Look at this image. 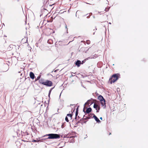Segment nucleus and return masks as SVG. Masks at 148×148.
<instances>
[{"mask_svg": "<svg viewBox=\"0 0 148 148\" xmlns=\"http://www.w3.org/2000/svg\"><path fill=\"white\" fill-rule=\"evenodd\" d=\"M104 27H106V26L104 25Z\"/></svg>", "mask_w": 148, "mask_h": 148, "instance_id": "b1692460", "label": "nucleus"}, {"mask_svg": "<svg viewBox=\"0 0 148 148\" xmlns=\"http://www.w3.org/2000/svg\"><path fill=\"white\" fill-rule=\"evenodd\" d=\"M111 134V133H110L109 134V135Z\"/></svg>", "mask_w": 148, "mask_h": 148, "instance_id": "393cba45", "label": "nucleus"}, {"mask_svg": "<svg viewBox=\"0 0 148 148\" xmlns=\"http://www.w3.org/2000/svg\"><path fill=\"white\" fill-rule=\"evenodd\" d=\"M83 64L82 63H81V61H80L78 60L75 62V65L77 66L78 67L80 66V65L81 64Z\"/></svg>", "mask_w": 148, "mask_h": 148, "instance_id": "9d476101", "label": "nucleus"}, {"mask_svg": "<svg viewBox=\"0 0 148 148\" xmlns=\"http://www.w3.org/2000/svg\"><path fill=\"white\" fill-rule=\"evenodd\" d=\"M53 18L52 17H51L49 18V19L47 20V21L48 22H52L53 21Z\"/></svg>", "mask_w": 148, "mask_h": 148, "instance_id": "dca6fc26", "label": "nucleus"}, {"mask_svg": "<svg viewBox=\"0 0 148 148\" xmlns=\"http://www.w3.org/2000/svg\"><path fill=\"white\" fill-rule=\"evenodd\" d=\"M34 141L35 142H36V140H34Z\"/></svg>", "mask_w": 148, "mask_h": 148, "instance_id": "5701e85b", "label": "nucleus"}, {"mask_svg": "<svg viewBox=\"0 0 148 148\" xmlns=\"http://www.w3.org/2000/svg\"><path fill=\"white\" fill-rule=\"evenodd\" d=\"M101 106L103 107H104V108L106 107L105 101L104 99H103L101 101H100Z\"/></svg>", "mask_w": 148, "mask_h": 148, "instance_id": "6e6552de", "label": "nucleus"}, {"mask_svg": "<svg viewBox=\"0 0 148 148\" xmlns=\"http://www.w3.org/2000/svg\"><path fill=\"white\" fill-rule=\"evenodd\" d=\"M30 77L33 79L34 78L35 76L34 74L32 72H31L29 74Z\"/></svg>", "mask_w": 148, "mask_h": 148, "instance_id": "9b49d317", "label": "nucleus"}, {"mask_svg": "<svg viewBox=\"0 0 148 148\" xmlns=\"http://www.w3.org/2000/svg\"><path fill=\"white\" fill-rule=\"evenodd\" d=\"M110 23V24H111V23Z\"/></svg>", "mask_w": 148, "mask_h": 148, "instance_id": "a878e982", "label": "nucleus"}, {"mask_svg": "<svg viewBox=\"0 0 148 148\" xmlns=\"http://www.w3.org/2000/svg\"><path fill=\"white\" fill-rule=\"evenodd\" d=\"M100 119L101 120H102V117H100Z\"/></svg>", "mask_w": 148, "mask_h": 148, "instance_id": "412c9836", "label": "nucleus"}, {"mask_svg": "<svg viewBox=\"0 0 148 148\" xmlns=\"http://www.w3.org/2000/svg\"><path fill=\"white\" fill-rule=\"evenodd\" d=\"M86 43L88 44H89L90 43V42L89 40H87L86 41Z\"/></svg>", "mask_w": 148, "mask_h": 148, "instance_id": "a211bd4d", "label": "nucleus"}, {"mask_svg": "<svg viewBox=\"0 0 148 148\" xmlns=\"http://www.w3.org/2000/svg\"><path fill=\"white\" fill-rule=\"evenodd\" d=\"M93 107L97 110V112H99L100 109V107L99 105L97 103H95L94 104Z\"/></svg>", "mask_w": 148, "mask_h": 148, "instance_id": "39448f33", "label": "nucleus"}, {"mask_svg": "<svg viewBox=\"0 0 148 148\" xmlns=\"http://www.w3.org/2000/svg\"><path fill=\"white\" fill-rule=\"evenodd\" d=\"M46 136H49L47 138L48 139H56L60 138V135L57 134H47Z\"/></svg>", "mask_w": 148, "mask_h": 148, "instance_id": "f03ea898", "label": "nucleus"}, {"mask_svg": "<svg viewBox=\"0 0 148 148\" xmlns=\"http://www.w3.org/2000/svg\"><path fill=\"white\" fill-rule=\"evenodd\" d=\"M93 115V117L95 119V120L98 123H100L101 122L100 121L99 119L93 114H90V115H91V116Z\"/></svg>", "mask_w": 148, "mask_h": 148, "instance_id": "423d86ee", "label": "nucleus"}, {"mask_svg": "<svg viewBox=\"0 0 148 148\" xmlns=\"http://www.w3.org/2000/svg\"><path fill=\"white\" fill-rule=\"evenodd\" d=\"M105 24H106V25H108V23H105Z\"/></svg>", "mask_w": 148, "mask_h": 148, "instance_id": "4be33fe9", "label": "nucleus"}, {"mask_svg": "<svg viewBox=\"0 0 148 148\" xmlns=\"http://www.w3.org/2000/svg\"><path fill=\"white\" fill-rule=\"evenodd\" d=\"M45 83L44 85L48 86H51L53 84V83L51 81L48 80H45Z\"/></svg>", "mask_w": 148, "mask_h": 148, "instance_id": "20e7f679", "label": "nucleus"}, {"mask_svg": "<svg viewBox=\"0 0 148 148\" xmlns=\"http://www.w3.org/2000/svg\"><path fill=\"white\" fill-rule=\"evenodd\" d=\"M72 115L71 114H68L67 115V116H66L65 118V121L67 122H69V120H71L72 119Z\"/></svg>", "mask_w": 148, "mask_h": 148, "instance_id": "7ed1b4c3", "label": "nucleus"}, {"mask_svg": "<svg viewBox=\"0 0 148 148\" xmlns=\"http://www.w3.org/2000/svg\"><path fill=\"white\" fill-rule=\"evenodd\" d=\"M91 115H89V116H87L85 115L84 116L83 118L84 119V120H87L89 119L91 117Z\"/></svg>", "mask_w": 148, "mask_h": 148, "instance_id": "2eb2a0df", "label": "nucleus"}, {"mask_svg": "<svg viewBox=\"0 0 148 148\" xmlns=\"http://www.w3.org/2000/svg\"><path fill=\"white\" fill-rule=\"evenodd\" d=\"M45 80H45L41 78L39 79V82L40 84H42L44 85L45 83Z\"/></svg>", "mask_w": 148, "mask_h": 148, "instance_id": "1a4fd4ad", "label": "nucleus"}, {"mask_svg": "<svg viewBox=\"0 0 148 148\" xmlns=\"http://www.w3.org/2000/svg\"><path fill=\"white\" fill-rule=\"evenodd\" d=\"M92 110V109L91 108H88L86 110V112L87 113H89L90 112H91Z\"/></svg>", "mask_w": 148, "mask_h": 148, "instance_id": "4468645a", "label": "nucleus"}, {"mask_svg": "<svg viewBox=\"0 0 148 148\" xmlns=\"http://www.w3.org/2000/svg\"><path fill=\"white\" fill-rule=\"evenodd\" d=\"M40 76H38L37 77V78L36 79V80H35V81H36L37 80H38L39 79V78H40Z\"/></svg>", "mask_w": 148, "mask_h": 148, "instance_id": "aec40b11", "label": "nucleus"}, {"mask_svg": "<svg viewBox=\"0 0 148 148\" xmlns=\"http://www.w3.org/2000/svg\"><path fill=\"white\" fill-rule=\"evenodd\" d=\"M49 32H50V34H51V33H54V32L53 31L52 32V30L51 28L49 29Z\"/></svg>", "mask_w": 148, "mask_h": 148, "instance_id": "f3484780", "label": "nucleus"}, {"mask_svg": "<svg viewBox=\"0 0 148 148\" xmlns=\"http://www.w3.org/2000/svg\"><path fill=\"white\" fill-rule=\"evenodd\" d=\"M78 111L77 110H76V114H75V116H75V119L76 118V117H77V116L78 115Z\"/></svg>", "mask_w": 148, "mask_h": 148, "instance_id": "6ab92c4d", "label": "nucleus"}, {"mask_svg": "<svg viewBox=\"0 0 148 148\" xmlns=\"http://www.w3.org/2000/svg\"><path fill=\"white\" fill-rule=\"evenodd\" d=\"M98 99L100 101H101L103 99H104L103 98V97L100 95L98 97Z\"/></svg>", "mask_w": 148, "mask_h": 148, "instance_id": "ddd939ff", "label": "nucleus"}, {"mask_svg": "<svg viewBox=\"0 0 148 148\" xmlns=\"http://www.w3.org/2000/svg\"><path fill=\"white\" fill-rule=\"evenodd\" d=\"M92 103H93V101L92 100H89L87 101V102L85 103V104L88 105L89 104L91 105Z\"/></svg>", "mask_w": 148, "mask_h": 148, "instance_id": "f8f14e48", "label": "nucleus"}, {"mask_svg": "<svg viewBox=\"0 0 148 148\" xmlns=\"http://www.w3.org/2000/svg\"><path fill=\"white\" fill-rule=\"evenodd\" d=\"M120 75L119 73L113 74L109 79L108 82L112 84L115 82L120 77Z\"/></svg>", "mask_w": 148, "mask_h": 148, "instance_id": "f257e3e1", "label": "nucleus"}, {"mask_svg": "<svg viewBox=\"0 0 148 148\" xmlns=\"http://www.w3.org/2000/svg\"><path fill=\"white\" fill-rule=\"evenodd\" d=\"M110 9L109 7H107L105 9L104 8L103 10L101 9H100V11L99 12V13H101L102 12H103L104 11L107 12L109 11Z\"/></svg>", "mask_w": 148, "mask_h": 148, "instance_id": "0eeeda50", "label": "nucleus"}]
</instances>
